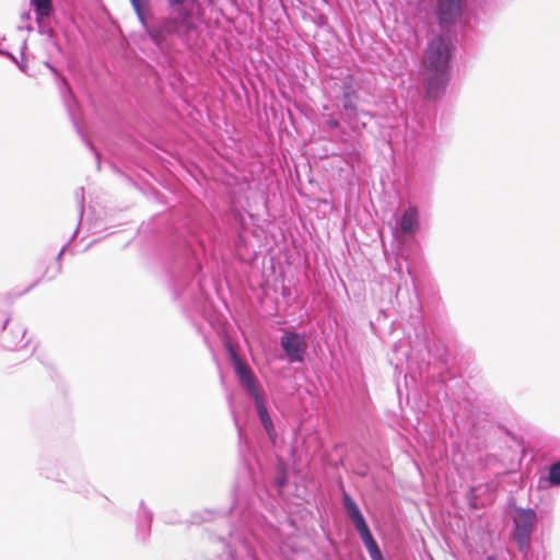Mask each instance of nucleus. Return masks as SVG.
I'll use <instances>...</instances> for the list:
<instances>
[{
    "label": "nucleus",
    "instance_id": "obj_1",
    "mask_svg": "<svg viewBox=\"0 0 560 560\" xmlns=\"http://www.w3.org/2000/svg\"><path fill=\"white\" fill-rule=\"evenodd\" d=\"M233 419L238 435V454L244 465V472L237 477L233 490L232 504L224 510H205L203 522L214 520L217 516H235L226 539L222 535L210 536L214 550H221L212 560H260L259 552L268 558L273 555L283 557L287 544L280 529L267 520L258 510L262 498L254 492H246L243 487L257 490L255 463L257 455L255 446L248 440L245 430L241 427L235 412Z\"/></svg>",
    "mask_w": 560,
    "mask_h": 560
},
{
    "label": "nucleus",
    "instance_id": "obj_2",
    "mask_svg": "<svg viewBox=\"0 0 560 560\" xmlns=\"http://www.w3.org/2000/svg\"><path fill=\"white\" fill-rule=\"evenodd\" d=\"M206 232L192 217L173 223L162 240L161 259L173 298L186 310L202 313L209 294L205 283L202 258L206 255Z\"/></svg>",
    "mask_w": 560,
    "mask_h": 560
},
{
    "label": "nucleus",
    "instance_id": "obj_3",
    "mask_svg": "<svg viewBox=\"0 0 560 560\" xmlns=\"http://www.w3.org/2000/svg\"><path fill=\"white\" fill-rule=\"evenodd\" d=\"M470 0H424V11L433 19L441 35L434 36L424 49L425 90L430 98L441 97L450 83L452 57L455 49L451 36L456 37Z\"/></svg>",
    "mask_w": 560,
    "mask_h": 560
},
{
    "label": "nucleus",
    "instance_id": "obj_4",
    "mask_svg": "<svg viewBox=\"0 0 560 560\" xmlns=\"http://www.w3.org/2000/svg\"><path fill=\"white\" fill-rule=\"evenodd\" d=\"M170 14L161 19L151 16V21L139 20L145 34L163 54L172 50L176 38L187 49H198L202 45V24L205 7L202 0H165Z\"/></svg>",
    "mask_w": 560,
    "mask_h": 560
},
{
    "label": "nucleus",
    "instance_id": "obj_5",
    "mask_svg": "<svg viewBox=\"0 0 560 560\" xmlns=\"http://www.w3.org/2000/svg\"><path fill=\"white\" fill-rule=\"evenodd\" d=\"M226 351L240 387L253 399L259 422L269 441L275 445L278 440V433L267 408L266 393L258 377L255 375L254 371L240 359L232 345H228Z\"/></svg>",
    "mask_w": 560,
    "mask_h": 560
},
{
    "label": "nucleus",
    "instance_id": "obj_6",
    "mask_svg": "<svg viewBox=\"0 0 560 560\" xmlns=\"http://www.w3.org/2000/svg\"><path fill=\"white\" fill-rule=\"evenodd\" d=\"M39 470L47 479L61 482L67 489L86 498L94 491L85 476L83 463L79 458L68 460L62 470L58 469L51 459H43Z\"/></svg>",
    "mask_w": 560,
    "mask_h": 560
},
{
    "label": "nucleus",
    "instance_id": "obj_7",
    "mask_svg": "<svg viewBox=\"0 0 560 560\" xmlns=\"http://www.w3.org/2000/svg\"><path fill=\"white\" fill-rule=\"evenodd\" d=\"M340 504L346 514V517L351 522L357 534L359 535L371 560H392L389 556L384 553L380 544L375 539L359 504L352 498V495L345 489L342 490L340 495Z\"/></svg>",
    "mask_w": 560,
    "mask_h": 560
},
{
    "label": "nucleus",
    "instance_id": "obj_8",
    "mask_svg": "<svg viewBox=\"0 0 560 560\" xmlns=\"http://www.w3.org/2000/svg\"><path fill=\"white\" fill-rule=\"evenodd\" d=\"M511 537L521 551L530 547V542L538 524V515L533 508L514 505Z\"/></svg>",
    "mask_w": 560,
    "mask_h": 560
},
{
    "label": "nucleus",
    "instance_id": "obj_9",
    "mask_svg": "<svg viewBox=\"0 0 560 560\" xmlns=\"http://www.w3.org/2000/svg\"><path fill=\"white\" fill-rule=\"evenodd\" d=\"M44 66L49 69V71L54 74L56 81L58 82L60 89L62 90V96L65 101V105L67 107L69 117L81 137L84 144L91 150V152L95 155L96 159V165L97 168H101V158L100 153L96 150L95 145L92 143V141L86 137V135L83 132L79 121L75 118L74 112H73V105L77 103L75 96L71 90V86L67 80V78L48 60L44 61Z\"/></svg>",
    "mask_w": 560,
    "mask_h": 560
},
{
    "label": "nucleus",
    "instance_id": "obj_10",
    "mask_svg": "<svg viewBox=\"0 0 560 560\" xmlns=\"http://www.w3.org/2000/svg\"><path fill=\"white\" fill-rule=\"evenodd\" d=\"M280 348L283 355L281 360H285L289 364H303L305 362L308 350V336L306 331L289 329L280 336Z\"/></svg>",
    "mask_w": 560,
    "mask_h": 560
},
{
    "label": "nucleus",
    "instance_id": "obj_11",
    "mask_svg": "<svg viewBox=\"0 0 560 560\" xmlns=\"http://www.w3.org/2000/svg\"><path fill=\"white\" fill-rule=\"evenodd\" d=\"M357 98L358 94L354 91L351 81L343 82L341 98L342 118L348 125H358L360 116L375 117V114L370 110L359 109L355 104Z\"/></svg>",
    "mask_w": 560,
    "mask_h": 560
},
{
    "label": "nucleus",
    "instance_id": "obj_12",
    "mask_svg": "<svg viewBox=\"0 0 560 560\" xmlns=\"http://www.w3.org/2000/svg\"><path fill=\"white\" fill-rule=\"evenodd\" d=\"M420 228L419 210L410 206L396 219L393 233L397 237H412Z\"/></svg>",
    "mask_w": 560,
    "mask_h": 560
},
{
    "label": "nucleus",
    "instance_id": "obj_13",
    "mask_svg": "<svg viewBox=\"0 0 560 560\" xmlns=\"http://www.w3.org/2000/svg\"><path fill=\"white\" fill-rule=\"evenodd\" d=\"M11 318L8 316L3 319L2 329L3 334L1 337L2 345L5 349L16 350L18 348H23L28 343V340H25L26 328L23 325L16 324L11 327L9 331H7V327L10 323Z\"/></svg>",
    "mask_w": 560,
    "mask_h": 560
},
{
    "label": "nucleus",
    "instance_id": "obj_14",
    "mask_svg": "<svg viewBox=\"0 0 560 560\" xmlns=\"http://www.w3.org/2000/svg\"><path fill=\"white\" fill-rule=\"evenodd\" d=\"M560 487V459L546 466L538 478V489L549 490Z\"/></svg>",
    "mask_w": 560,
    "mask_h": 560
},
{
    "label": "nucleus",
    "instance_id": "obj_15",
    "mask_svg": "<svg viewBox=\"0 0 560 560\" xmlns=\"http://www.w3.org/2000/svg\"><path fill=\"white\" fill-rule=\"evenodd\" d=\"M153 522V512L141 500L139 504V512L137 515V535L142 541L151 535V525Z\"/></svg>",
    "mask_w": 560,
    "mask_h": 560
},
{
    "label": "nucleus",
    "instance_id": "obj_16",
    "mask_svg": "<svg viewBox=\"0 0 560 560\" xmlns=\"http://www.w3.org/2000/svg\"><path fill=\"white\" fill-rule=\"evenodd\" d=\"M228 223L230 228L236 233L238 242H243V233L248 229L246 213L238 209H232L228 214Z\"/></svg>",
    "mask_w": 560,
    "mask_h": 560
},
{
    "label": "nucleus",
    "instance_id": "obj_17",
    "mask_svg": "<svg viewBox=\"0 0 560 560\" xmlns=\"http://www.w3.org/2000/svg\"><path fill=\"white\" fill-rule=\"evenodd\" d=\"M35 20L51 19L55 14L52 0H30Z\"/></svg>",
    "mask_w": 560,
    "mask_h": 560
},
{
    "label": "nucleus",
    "instance_id": "obj_18",
    "mask_svg": "<svg viewBox=\"0 0 560 560\" xmlns=\"http://www.w3.org/2000/svg\"><path fill=\"white\" fill-rule=\"evenodd\" d=\"M50 19H40L35 20L38 28V33L40 35H46L48 42L52 45V47L59 52L62 54V46L57 37V34L52 31V28L49 25Z\"/></svg>",
    "mask_w": 560,
    "mask_h": 560
},
{
    "label": "nucleus",
    "instance_id": "obj_19",
    "mask_svg": "<svg viewBox=\"0 0 560 560\" xmlns=\"http://www.w3.org/2000/svg\"><path fill=\"white\" fill-rule=\"evenodd\" d=\"M75 234H77V230L72 234L71 238L60 248L59 253L56 256L55 266L47 267V269L45 270L44 276L47 277V280L50 281V280L55 279L61 272V269H62L61 257L66 253V250L69 248Z\"/></svg>",
    "mask_w": 560,
    "mask_h": 560
},
{
    "label": "nucleus",
    "instance_id": "obj_20",
    "mask_svg": "<svg viewBox=\"0 0 560 560\" xmlns=\"http://www.w3.org/2000/svg\"><path fill=\"white\" fill-rule=\"evenodd\" d=\"M133 11L139 20H143V12L150 9V0H130Z\"/></svg>",
    "mask_w": 560,
    "mask_h": 560
},
{
    "label": "nucleus",
    "instance_id": "obj_21",
    "mask_svg": "<svg viewBox=\"0 0 560 560\" xmlns=\"http://www.w3.org/2000/svg\"><path fill=\"white\" fill-rule=\"evenodd\" d=\"M346 163L353 166L355 164H359L362 161V153L361 150L358 148H352L351 150L346 152Z\"/></svg>",
    "mask_w": 560,
    "mask_h": 560
},
{
    "label": "nucleus",
    "instance_id": "obj_22",
    "mask_svg": "<svg viewBox=\"0 0 560 560\" xmlns=\"http://www.w3.org/2000/svg\"><path fill=\"white\" fill-rule=\"evenodd\" d=\"M74 197L78 202V210H79V223L81 222L84 213V188L79 187L74 190Z\"/></svg>",
    "mask_w": 560,
    "mask_h": 560
},
{
    "label": "nucleus",
    "instance_id": "obj_23",
    "mask_svg": "<svg viewBox=\"0 0 560 560\" xmlns=\"http://www.w3.org/2000/svg\"><path fill=\"white\" fill-rule=\"evenodd\" d=\"M289 483V477L287 472L280 471L272 480V486L278 490L282 491L284 487Z\"/></svg>",
    "mask_w": 560,
    "mask_h": 560
},
{
    "label": "nucleus",
    "instance_id": "obj_24",
    "mask_svg": "<svg viewBox=\"0 0 560 560\" xmlns=\"http://www.w3.org/2000/svg\"><path fill=\"white\" fill-rule=\"evenodd\" d=\"M25 49H26V42L24 40V43H23V45L21 47V60L16 59V62H14L16 65V67L22 72H26V70H27L26 56H25V52H24Z\"/></svg>",
    "mask_w": 560,
    "mask_h": 560
},
{
    "label": "nucleus",
    "instance_id": "obj_25",
    "mask_svg": "<svg viewBox=\"0 0 560 560\" xmlns=\"http://www.w3.org/2000/svg\"><path fill=\"white\" fill-rule=\"evenodd\" d=\"M325 126L327 127V129L329 131H334V130H337L340 128V122L336 117H334L332 115H329L325 119Z\"/></svg>",
    "mask_w": 560,
    "mask_h": 560
},
{
    "label": "nucleus",
    "instance_id": "obj_26",
    "mask_svg": "<svg viewBox=\"0 0 560 560\" xmlns=\"http://www.w3.org/2000/svg\"><path fill=\"white\" fill-rule=\"evenodd\" d=\"M372 119L373 117H370V116H360V121L358 125H349V127L351 128V130L355 131V130H363L368 127V121L366 119Z\"/></svg>",
    "mask_w": 560,
    "mask_h": 560
},
{
    "label": "nucleus",
    "instance_id": "obj_27",
    "mask_svg": "<svg viewBox=\"0 0 560 560\" xmlns=\"http://www.w3.org/2000/svg\"><path fill=\"white\" fill-rule=\"evenodd\" d=\"M0 55L8 57L12 62H16L18 58L12 52H10L7 49H1L0 48Z\"/></svg>",
    "mask_w": 560,
    "mask_h": 560
},
{
    "label": "nucleus",
    "instance_id": "obj_28",
    "mask_svg": "<svg viewBox=\"0 0 560 560\" xmlns=\"http://www.w3.org/2000/svg\"><path fill=\"white\" fill-rule=\"evenodd\" d=\"M21 20H22V22H30L31 21V12L30 11H24L21 14Z\"/></svg>",
    "mask_w": 560,
    "mask_h": 560
},
{
    "label": "nucleus",
    "instance_id": "obj_29",
    "mask_svg": "<svg viewBox=\"0 0 560 560\" xmlns=\"http://www.w3.org/2000/svg\"><path fill=\"white\" fill-rule=\"evenodd\" d=\"M334 468H339L345 466V459L341 457L337 462L330 464Z\"/></svg>",
    "mask_w": 560,
    "mask_h": 560
},
{
    "label": "nucleus",
    "instance_id": "obj_30",
    "mask_svg": "<svg viewBox=\"0 0 560 560\" xmlns=\"http://www.w3.org/2000/svg\"><path fill=\"white\" fill-rule=\"evenodd\" d=\"M18 28H19L20 31H22V30H26V31L31 32V31L33 30V26H32L31 24H27L26 26H22V25H20Z\"/></svg>",
    "mask_w": 560,
    "mask_h": 560
},
{
    "label": "nucleus",
    "instance_id": "obj_31",
    "mask_svg": "<svg viewBox=\"0 0 560 560\" xmlns=\"http://www.w3.org/2000/svg\"><path fill=\"white\" fill-rule=\"evenodd\" d=\"M39 282V280L35 281L34 283H32L27 289L26 291L33 289L35 285H37V283Z\"/></svg>",
    "mask_w": 560,
    "mask_h": 560
},
{
    "label": "nucleus",
    "instance_id": "obj_32",
    "mask_svg": "<svg viewBox=\"0 0 560 560\" xmlns=\"http://www.w3.org/2000/svg\"><path fill=\"white\" fill-rule=\"evenodd\" d=\"M487 560H495V558L493 556H488Z\"/></svg>",
    "mask_w": 560,
    "mask_h": 560
},
{
    "label": "nucleus",
    "instance_id": "obj_33",
    "mask_svg": "<svg viewBox=\"0 0 560 560\" xmlns=\"http://www.w3.org/2000/svg\"><path fill=\"white\" fill-rule=\"evenodd\" d=\"M4 39H5V37H4V36H0V42H1V40H4Z\"/></svg>",
    "mask_w": 560,
    "mask_h": 560
}]
</instances>
